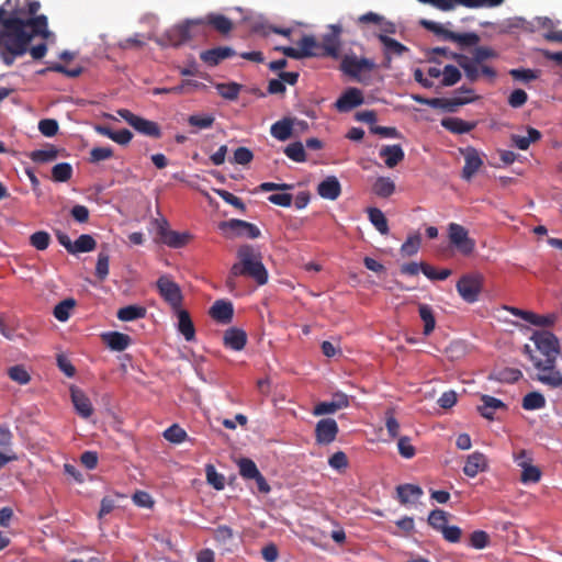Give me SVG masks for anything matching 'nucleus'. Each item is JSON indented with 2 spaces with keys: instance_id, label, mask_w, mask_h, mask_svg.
I'll return each mask as SVG.
<instances>
[{
  "instance_id": "obj_58",
  "label": "nucleus",
  "mask_w": 562,
  "mask_h": 562,
  "mask_svg": "<svg viewBox=\"0 0 562 562\" xmlns=\"http://www.w3.org/2000/svg\"><path fill=\"white\" fill-rule=\"evenodd\" d=\"M533 24L538 30H546L543 37L546 41L550 42L547 37L551 33H562V31L554 30V22L548 16H537L533 19Z\"/></svg>"
},
{
  "instance_id": "obj_33",
  "label": "nucleus",
  "mask_w": 562,
  "mask_h": 562,
  "mask_svg": "<svg viewBox=\"0 0 562 562\" xmlns=\"http://www.w3.org/2000/svg\"><path fill=\"white\" fill-rule=\"evenodd\" d=\"M293 120L285 117L272 124L270 128L271 135L278 140L284 142L292 135Z\"/></svg>"
},
{
  "instance_id": "obj_62",
  "label": "nucleus",
  "mask_w": 562,
  "mask_h": 562,
  "mask_svg": "<svg viewBox=\"0 0 562 562\" xmlns=\"http://www.w3.org/2000/svg\"><path fill=\"white\" fill-rule=\"evenodd\" d=\"M385 427L391 438H396L400 432V424L394 417L393 409L385 412Z\"/></svg>"
},
{
  "instance_id": "obj_61",
  "label": "nucleus",
  "mask_w": 562,
  "mask_h": 562,
  "mask_svg": "<svg viewBox=\"0 0 562 562\" xmlns=\"http://www.w3.org/2000/svg\"><path fill=\"white\" fill-rule=\"evenodd\" d=\"M522 468L521 481L524 483L532 482L536 483L540 480L541 472L537 467L526 463Z\"/></svg>"
},
{
  "instance_id": "obj_31",
  "label": "nucleus",
  "mask_w": 562,
  "mask_h": 562,
  "mask_svg": "<svg viewBox=\"0 0 562 562\" xmlns=\"http://www.w3.org/2000/svg\"><path fill=\"white\" fill-rule=\"evenodd\" d=\"M297 46L302 54V58L321 57V44L313 35H304L297 42Z\"/></svg>"
},
{
  "instance_id": "obj_54",
  "label": "nucleus",
  "mask_w": 562,
  "mask_h": 562,
  "mask_svg": "<svg viewBox=\"0 0 562 562\" xmlns=\"http://www.w3.org/2000/svg\"><path fill=\"white\" fill-rule=\"evenodd\" d=\"M57 149L53 146H49L45 149H40L33 151L30 157L35 162H47L57 158Z\"/></svg>"
},
{
  "instance_id": "obj_6",
  "label": "nucleus",
  "mask_w": 562,
  "mask_h": 562,
  "mask_svg": "<svg viewBox=\"0 0 562 562\" xmlns=\"http://www.w3.org/2000/svg\"><path fill=\"white\" fill-rule=\"evenodd\" d=\"M530 340L537 350L544 357L543 360H558L560 355L559 338L549 330H536Z\"/></svg>"
},
{
  "instance_id": "obj_27",
  "label": "nucleus",
  "mask_w": 562,
  "mask_h": 562,
  "mask_svg": "<svg viewBox=\"0 0 562 562\" xmlns=\"http://www.w3.org/2000/svg\"><path fill=\"white\" fill-rule=\"evenodd\" d=\"M481 401L482 405L477 407V411L486 419L492 420L497 409L507 408L504 402L491 395H482Z\"/></svg>"
},
{
  "instance_id": "obj_11",
  "label": "nucleus",
  "mask_w": 562,
  "mask_h": 562,
  "mask_svg": "<svg viewBox=\"0 0 562 562\" xmlns=\"http://www.w3.org/2000/svg\"><path fill=\"white\" fill-rule=\"evenodd\" d=\"M156 285L159 295L172 308L178 310L181 306L183 300L181 289L169 276H161L157 280Z\"/></svg>"
},
{
  "instance_id": "obj_20",
  "label": "nucleus",
  "mask_w": 562,
  "mask_h": 562,
  "mask_svg": "<svg viewBox=\"0 0 562 562\" xmlns=\"http://www.w3.org/2000/svg\"><path fill=\"white\" fill-rule=\"evenodd\" d=\"M487 469V458L480 451L469 454L463 467V473L469 477L476 476Z\"/></svg>"
},
{
  "instance_id": "obj_26",
  "label": "nucleus",
  "mask_w": 562,
  "mask_h": 562,
  "mask_svg": "<svg viewBox=\"0 0 562 562\" xmlns=\"http://www.w3.org/2000/svg\"><path fill=\"white\" fill-rule=\"evenodd\" d=\"M380 157L384 159L389 168L397 166L405 157L404 150L401 145H385L380 149Z\"/></svg>"
},
{
  "instance_id": "obj_16",
  "label": "nucleus",
  "mask_w": 562,
  "mask_h": 562,
  "mask_svg": "<svg viewBox=\"0 0 562 562\" xmlns=\"http://www.w3.org/2000/svg\"><path fill=\"white\" fill-rule=\"evenodd\" d=\"M378 38L382 43V45L384 46V63H383V67H385V68H390L393 55L401 56L405 52L408 50V48L405 45H403L398 41H396V40H394V38H392V37H390L387 35L380 34L378 36Z\"/></svg>"
},
{
  "instance_id": "obj_19",
  "label": "nucleus",
  "mask_w": 562,
  "mask_h": 562,
  "mask_svg": "<svg viewBox=\"0 0 562 562\" xmlns=\"http://www.w3.org/2000/svg\"><path fill=\"white\" fill-rule=\"evenodd\" d=\"M72 406L76 413L85 418L89 419L93 413L94 407L91 400L79 389L72 386Z\"/></svg>"
},
{
  "instance_id": "obj_47",
  "label": "nucleus",
  "mask_w": 562,
  "mask_h": 562,
  "mask_svg": "<svg viewBox=\"0 0 562 562\" xmlns=\"http://www.w3.org/2000/svg\"><path fill=\"white\" fill-rule=\"evenodd\" d=\"M284 154L286 155V157H289L291 160L295 162H304L306 160L305 149L301 142H294L289 144L284 148Z\"/></svg>"
},
{
  "instance_id": "obj_17",
  "label": "nucleus",
  "mask_w": 562,
  "mask_h": 562,
  "mask_svg": "<svg viewBox=\"0 0 562 562\" xmlns=\"http://www.w3.org/2000/svg\"><path fill=\"white\" fill-rule=\"evenodd\" d=\"M222 229L229 228L236 235H246L247 237L255 239L260 236V229L252 223L243 220H231L221 224Z\"/></svg>"
},
{
  "instance_id": "obj_42",
  "label": "nucleus",
  "mask_w": 562,
  "mask_h": 562,
  "mask_svg": "<svg viewBox=\"0 0 562 562\" xmlns=\"http://www.w3.org/2000/svg\"><path fill=\"white\" fill-rule=\"evenodd\" d=\"M449 35V41L459 44L461 47L476 46L480 42V36L474 32L469 33H456Z\"/></svg>"
},
{
  "instance_id": "obj_14",
  "label": "nucleus",
  "mask_w": 562,
  "mask_h": 562,
  "mask_svg": "<svg viewBox=\"0 0 562 562\" xmlns=\"http://www.w3.org/2000/svg\"><path fill=\"white\" fill-rule=\"evenodd\" d=\"M363 94L358 88H348L336 101L335 106L339 112H349L363 103Z\"/></svg>"
},
{
  "instance_id": "obj_52",
  "label": "nucleus",
  "mask_w": 562,
  "mask_h": 562,
  "mask_svg": "<svg viewBox=\"0 0 562 562\" xmlns=\"http://www.w3.org/2000/svg\"><path fill=\"white\" fill-rule=\"evenodd\" d=\"M420 25L426 30L432 32L437 36L442 37L446 41H449V35L452 34V31L447 30L442 24L430 21V20H420Z\"/></svg>"
},
{
  "instance_id": "obj_12",
  "label": "nucleus",
  "mask_w": 562,
  "mask_h": 562,
  "mask_svg": "<svg viewBox=\"0 0 562 562\" xmlns=\"http://www.w3.org/2000/svg\"><path fill=\"white\" fill-rule=\"evenodd\" d=\"M329 32L324 34L321 44V57H331L338 59L340 57V35L342 29L340 25H330Z\"/></svg>"
},
{
  "instance_id": "obj_25",
  "label": "nucleus",
  "mask_w": 562,
  "mask_h": 562,
  "mask_svg": "<svg viewBox=\"0 0 562 562\" xmlns=\"http://www.w3.org/2000/svg\"><path fill=\"white\" fill-rule=\"evenodd\" d=\"M102 341L114 351H123L131 344V337L119 331H108L101 335Z\"/></svg>"
},
{
  "instance_id": "obj_60",
  "label": "nucleus",
  "mask_w": 562,
  "mask_h": 562,
  "mask_svg": "<svg viewBox=\"0 0 562 562\" xmlns=\"http://www.w3.org/2000/svg\"><path fill=\"white\" fill-rule=\"evenodd\" d=\"M490 543V536L483 530L473 531L470 536V546L474 549H484Z\"/></svg>"
},
{
  "instance_id": "obj_63",
  "label": "nucleus",
  "mask_w": 562,
  "mask_h": 562,
  "mask_svg": "<svg viewBox=\"0 0 562 562\" xmlns=\"http://www.w3.org/2000/svg\"><path fill=\"white\" fill-rule=\"evenodd\" d=\"M214 120L213 115H190L188 123L199 128H209L213 125Z\"/></svg>"
},
{
  "instance_id": "obj_2",
  "label": "nucleus",
  "mask_w": 562,
  "mask_h": 562,
  "mask_svg": "<svg viewBox=\"0 0 562 562\" xmlns=\"http://www.w3.org/2000/svg\"><path fill=\"white\" fill-rule=\"evenodd\" d=\"M238 277L251 278L258 285L268 282V271L262 263L261 252L251 245H241L237 250V262L232 266L225 281L231 293L237 290Z\"/></svg>"
},
{
  "instance_id": "obj_21",
  "label": "nucleus",
  "mask_w": 562,
  "mask_h": 562,
  "mask_svg": "<svg viewBox=\"0 0 562 562\" xmlns=\"http://www.w3.org/2000/svg\"><path fill=\"white\" fill-rule=\"evenodd\" d=\"M211 317L221 323L228 324L234 316V307L231 302L217 300L210 310Z\"/></svg>"
},
{
  "instance_id": "obj_46",
  "label": "nucleus",
  "mask_w": 562,
  "mask_h": 562,
  "mask_svg": "<svg viewBox=\"0 0 562 562\" xmlns=\"http://www.w3.org/2000/svg\"><path fill=\"white\" fill-rule=\"evenodd\" d=\"M461 71L458 67L453 65H446L442 68V80L441 85L443 87H451L454 86L457 82L461 79Z\"/></svg>"
},
{
  "instance_id": "obj_50",
  "label": "nucleus",
  "mask_w": 562,
  "mask_h": 562,
  "mask_svg": "<svg viewBox=\"0 0 562 562\" xmlns=\"http://www.w3.org/2000/svg\"><path fill=\"white\" fill-rule=\"evenodd\" d=\"M448 513L442 509H434L428 516V524L436 530L441 531L447 526Z\"/></svg>"
},
{
  "instance_id": "obj_22",
  "label": "nucleus",
  "mask_w": 562,
  "mask_h": 562,
  "mask_svg": "<svg viewBox=\"0 0 562 562\" xmlns=\"http://www.w3.org/2000/svg\"><path fill=\"white\" fill-rule=\"evenodd\" d=\"M317 193L323 199L335 201L341 193L340 182L335 176H329L317 186Z\"/></svg>"
},
{
  "instance_id": "obj_41",
  "label": "nucleus",
  "mask_w": 562,
  "mask_h": 562,
  "mask_svg": "<svg viewBox=\"0 0 562 562\" xmlns=\"http://www.w3.org/2000/svg\"><path fill=\"white\" fill-rule=\"evenodd\" d=\"M95 247V239L89 234H82L72 241V255L78 252H89L94 250Z\"/></svg>"
},
{
  "instance_id": "obj_39",
  "label": "nucleus",
  "mask_w": 562,
  "mask_h": 562,
  "mask_svg": "<svg viewBox=\"0 0 562 562\" xmlns=\"http://www.w3.org/2000/svg\"><path fill=\"white\" fill-rule=\"evenodd\" d=\"M206 22L224 35L233 30V22L223 14L211 13L206 16Z\"/></svg>"
},
{
  "instance_id": "obj_8",
  "label": "nucleus",
  "mask_w": 562,
  "mask_h": 562,
  "mask_svg": "<svg viewBox=\"0 0 562 562\" xmlns=\"http://www.w3.org/2000/svg\"><path fill=\"white\" fill-rule=\"evenodd\" d=\"M448 237L450 244L463 256L473 254L475 240L469 236V232L464 226L450 223L448 226Z\"/></svg>"
},
{
  "instance_id": "obj_45",
  "label": "nucleus",
  "mask_w": 562,
  "mask_h": 562,
  "mask_svg": "<svg viewBox=\"0 0 562 562\" xmlns=\"http://www.w3.org/2000/svg\"><path fill=\"white\" fill-rule=\"evenodd\" d=\"M237 465L239 474L246 480H252L260 473L256 463L251 459L241 458L238 460Z\"/></svg>"
},
{
  "instance_id": "obj_15",
  "label": "nucleus",
  "mask_w": 562,
  "mask_h": 562,
  "mask_svg": "<svg viewBox=\"0 0 562 562\" xmlns=\"http://www.w3.org/2000/svg\"><path fill=\"white\" fill-rule=\"evenodd\" d=\"M236 55V52L228 46H218L211 49L203 50L200 54V59L210 67L217 66L222 60L231 58Z\"/></svg>"
},
{
  "instance_id": "obj_64",
  "label": "nucleus",
  "mask_w": 562,
  "mask_h": 562,
  "mask_svg": "<svg viewBox=\"0 0 562 562\" xmlns=\"http://www.w3.org/2000/svg\"><path fill=\"white\" fill-rule=\"evenodd\" d=\"M528 100V94L522 89H515L509 98L508 103L512 108L518 109L521 108Z\"/></svg>"
},
{
  "instance_id": "obj_35",
  "label": "nucleus",
  "mask_w": 562,
  "mask_h": 562,
  "mask_svg": "<svg viewBox=\"0 0 562 562\" xmlns=\"http://www.w3.org/2000/svg\"><path fill=\"white\" fill-rule=\"evenodd\" d=\"M147 314L146 307L142 305H127L124 307H121L116 316L122 322H132L139 318H144Z\"/></svg>"
},
{
  "instance_id": "obj_43",
  "label": "nucleus",
  "mask_w": 562,
  "mask_h": 562,
  "mask_svg": "<svg viewBox=\"0 0 562 562\" xmlns=\"http://www.w3.org/2000/svg\"><path fill=\"white\" fill-rule=\"evenodd\" d=\"M394 191V182L386 177H379L373 184V192L381 198H389Z\"/></svg>"
},
{
  "instance_id": "obj_57",
  "label": "nucleus",
  "mask_w": 562,
  "mask_h": 562,
  "mask_svg": "<svg viewBox=\"0 0 562 562\" xmlns=\"http://www.w3.org/2000/svg\"><path fill=\"white\" fill-rule=\"evenodd\" d=\"M214 192L220 198H222L226 203L233 205L234 207L238 209L241 212H245V210H246L245 203L238 196L234 195L233 193H231L224 189H214Z\"/></svg>"
},
{
  "instance_id": "obj_36",
  "label": "nucleus",
  "mask_w": 562,
  "mask_h": 562,
  "mask_svg": "<svg viewBox=\"0 0 562 562\" xmlns=\"http://www.w3.org/2000/svg\"><path fill=\"white\" fill-rule=\"evenodd\" d=\"M527 133V136L513 134L510 136L513 145L521 150H527L531 143H535L541 138V133L533 127H528Z\"/></svg>"
},
{
  "instance_id": "obj_9",
  "label": "nucleus",
  "mask_w": 562,
  "mask_h": 562,
  "mask_svg": "<svg viewBox=\"0 0 562 562\" xmlns=\"http://www.w3.org/2000/svg\"><path fill=\"white\" fill-rule=\"evenodd\" d=\"M537 381L552 389H562V372L557 368V360H540L536 362Z\"/></svg>"
},
{
  "instance_id": "obj_23",
  "label": "nucleus",
  "mask_w": 562,
  "mask_h": 562,
  "mask_svg": "<svg viewBox=\"0 0 562 562\" xmlns=\"http://www.w3.org/2000/svg\"><path fill=\"white\" fill-rule=\"evenodd\" d=\"M477 97H454L451 99L447 98H431V106L432 109H441L447 112H456L457 109L461 105L473 102Z\"/></svg>"
},
{
  "instance_id": "obj_56",
  "label": "nucleus",
  "mask_w": 562,
  "mask_h": 562,
  "mask_svg": "<svg viewBox=\"0 0 562 562\" xmlns=\"http://www.w3.org/2000/svg\"><path fill=\"white\" fill-rule=\"evenodd\" d=\"M557 316L555 314H548V315H539L533 312H530L528 323L540 326V327H551L555 324Z\"/></svg>"
},
{
  "instance_id": "obj_51",
  "label": "nucleus",
  "mask_w": 562,
  "mask_h": 562,
  "mask_svg": "<svg viewBox=\"0 0 562 562\" xmlns=\"http://www.w3.org/2000/svg\"><path fill=\"white\" fill-rule=\"evenodd\" d=\"M8 375L10 379L21 385L27 384L31 375L23 366H13L9 368Z\"/></svg>"
},
{
  "instance_id": "obj_49",
  "label": "nucleus",
  "mask_w": 562,
  "mask_h": 562,
  "mask_svg": "<svg viewBox=\"0 0 562 562\" xmlns=\"http://www.w3.org/2000/svg\"><path fill=\"white\" fill-rule=\"evenodd\" d=\"M164 438L172 443H181L187 439V432L178 424H173L164 431Z\"/></svg>"
},
{
  "instance_id": "obj_38",
  "label": "nucleus",
  "mask_w": 562,
  "mask_h": 562,
  "mask_svg": "<svg viewBox=\"0 0 562 562\" xmlns=\"http://www.w3.org/2000/svg\"><path fill=\"white\" fill-rule=\"evenodd\" d=\"M367 213L371 224L375 227V229L380 234L386 235L389 233V224L384 213L376 207H369Z\"/></svg>"
},
{
  "instance_id": "obj_10",
  "label": "nucleus",
  "mask_w": 562,
  "mask_h": 562,
  "mask_svg": "<svg viewBox=\"0 0 562 562\" xmlns=\"http://www.w3.org/2000/svg\"><path fill=\"white\" fill-rule=\"evenodd\" d=\"M483 288V277L479 273L464 274L457 282L459 295L468 303H474Z\"/></svg>"
},
{
  "instance_id": "obj_40",
  "label": "nucleus",
  "mask_w": 562,
  "mask_h": 562,
  "mask_svg": "<svg viewBox=\"0 0 562 562\" xmlns=\"http://www.w3.org/2000/svg\"><path fill=\"white\" fill-rule=\"evenodd\" d=\"M191 238L189 233H178L176 231H170L166 233L160 241L171 248H182L184 247Z\"/></svg>"
},
{
  "instance_id": "obj_30",
  "label": "nucleus",
  "mask_w": 562,
  "mask_h": 562,
  "mask_svg": "<svg viewBox=\"0 0 562 562\" xmlns=\"http://www.w3.org/2000/svg\"><path fill=\"white\" fill-rule=\"evenodd\" d=\"M397 498L401 504L406 505L417 501L423 495L420 486L415 484H402L396 487Z\"/></svg>"
},
{
  "instance_id": "obj_55",
  "label": "nucleus",
  "mask_w": 562,
  "mask_h": 562,
  "mask_svg": "<svg viewBox=\"0 0 562 562\" xmlns=\"http://www.w3.org/2000/svg\"><path fill=\"white\" fill-rule=\"evenodd\" d=\"M109 261L110 257L106 252H99L95 266V276L101 281L105 280L109 274Z\"/></svg>"
},
{
  "instance_id": "obj_37",
  "label": "nucleus",
  "mask_w": 562,
  "mask_h": 562,
  "mask_svg": "<svg viewBox=\"0 0 562 562\" xmlns=\"http://www.w3.org/2000/svg\"><path fill=\"white\" fill-rule=\"evenodd\" d=\"M419 317L424 323L423 334L429 336L436 327V318L432 308L428 304H419Z\"/></svg>"
},
{
  "instance_id": "obj_28",
  "label": "nucleus",
  "mask_w": 562,
  "mask_h": 562,
  "mask_svg": "<svg viewBox=\"0 0 562 562\" xmlns=\"http://www.w3.org/2000/svg\"><path fill=\"white\" fill-rule=\"evenodd\" d=\"M441 126L453 134H465L474 130L476 123L460 117H445L441 120Z\"/></svg>"
},
{
  "instance_id": "obj_7",
  "label": "nucleus",
  "mask_w": 562,
  "mask_h": 562,
  "mask_svg": "<svg viewBox=\"0 0 562 562\" xmlns=\"http://www.w3.org/2000/svg\"><path fill=\"white\" fill-rule=\"evenodd\" d=\"M116 113L138 133L153 138L161 137V128L156 122L138 116L127 109H119Z\"/></svg>"
},
{
  "instance_id": "obj_18",
  "label": "nucleus",
  "mask_w": 562,
  "mask_h": 562,
  "mask_svg": "<svg viewBox=\"0 0 562 562\" xmlns=\"http://www.w3.org/2000/svg\"><path fill=\"white\" fill-rule=\"evenodd\" d=\"M464 166L462 169V178L470 180L483 166V160L477 150L473 147H468L464 151Z\"/></svg>"
},
{
  "instance_id": "obj_24",
  "label": "nucleus",
  "mask_w": 562,
  "mask_h": 562,
  "mask_svg": "<svg viewBox=\"0 0 562 562\" xmlns=\"http://www.w3.org/2000/svg\"><path fill=\"white\" fill-rule=\"evenodd\" d=\"M223 341L225 347L235 351H239L246 346L247 335L243 329L234 327L228 328L224 333Z\"/></svg>"
},
{
  "instance_id": "obj_5",
  "label": "nucleus",
  "mask_w": 562,
  "mask_h": 562,
  "mask_svg": "<svg viewBox=\"0 0 562 562\" xmlns=\"http://www.w3.org/2000/svg\"><path fill=\"white\" fill-rule=\"evenodd\" d=\"M199 25H201L199 20L187 21L183 24L176 25L160 36L157 43L161 46H181L193 37V29Z\"/></svg>"
},
{
  "instance_id": "obj_48",
  "label": "nucleus",
  "mask_w": 562,
  "mask_h": 562,
  "mask_svg": "<svg viewBox=\"0 0 562 562\" xmlns=\"http://www.w3.org/2000/svg\"><path fill=\"white\" fill-rule=\"evenodd\" d=\"M216 89L222 98L233 101L238 98L241 86L236 82L218 83Z\"/></svg>"
},
{
  "instance_id": "obj_44",
  "label": "nucleus",
  "mask_w": 562,
  "mask_h": 562,
  "mask_svg": "<svg viewBox=\"0 0 562 562\" xmlns=\"http://www.w3.org/2000/svg\"><path fill=\"white\" fill-rule=\"evenodd\" d=\"M521 405L526 411L540 409L546 406V398L541 393L533 391L524 396Z\"/></svg>"
},
{
  "instance_id": "obj_3",
  "label": "nucleus",
  "mask_w": 562,
  "mask_h": 562,
  "mask_svg": "<svg viewBox=\"0 0 562 562\" xmlns=\"http://www.w3.org/2000/svg\"><path fill=\"white\" fill-rule=\"evenodd\" d=\"M497 57V52L488 46H475L472 56L451 54V59L463 69L465 78L471 82L477 81L480 76H485L492 80L495 79L497 76L496 70L486 65L485 60Z\"/></svg>"
},
{
  "instance_id": "obj_53",
  "label": "nucleus",
  "mask_w": 562,
  "mask_h": 562,
  "mask_svg": "<svg viewBox=\"0 0 562 562\" xmlns=\"http://www.w3.org/2000/svg\"><path fill=\"white\" fill-rule=\"evenodd\" d=\"M206 480L216 490H223L225 486V477L223 474L216 472L214 465L207 464L205 467Z\"/></svg>"
},
{
  "instance_id": "obj_59",
  "label": "nucleus",
  "mask_w": 562,
  "mask_h": 562,
  "mask_svg": "<svg viewBox=\"0 0 562 562\" xmlns=\"http://www.w3.org/2000/svg\"><path fill=\"white\" fill-rule=\"evenodd\" d=\"M420 243H422L420 235L415 234L413 236H409L401 247L402 254L404 256L415 255L420 247Z\"/></svg>"
},
{
  "instance_id": "obj_1",
  "label": "nucleus",
  "mask_w": 562,
  "mask_h": 562,
  "mask_svg": "<svg viewBox=\"0 0 562 562\" xmlns=\"http://www.w3.org/2000/svg\"><path fill=\"white\" fill-rule=\"evenodd\" d=\"M11 8V0L0 7V59L7 66L13 65L18 57L23 56L34 38H48L50 35L46 16L35 15L41 8L38 1L27 0V12L24 8H18L5 16Z\"/></svg>"
},
{
  "instance_id": "obj_32",
  "label": "nucleus",
  "mask_w": 562,
  "mask_h": 562,
  "mask_svg": "<svg viewBox=\"0 0 562 562\" xmlns=\"http://www.w3.org/2000/svg\"><path fill=\"white\" fill-rule=\"evenodd\" d=\"M112 157H114V149L111 146H94L89 150L86 161L97 166Z\"/></svg>"
},
{
  "instance_id": "obj_13",
  "label": "nucleus",
  "mask_w": 562,
  "mask_h": 562,
  "mask_svg": "<svg viewBox=\"0 0 562 562\" xmlns=\"http://www.w3.org/2000/svg\"><path fill=\"white\" fill-rule=\"evenodd\" d=\"M338 425L333 418H323L318 420L315 427V438L321 445L331 443L338 434Z\"/></svg>"
},
{
  "instance_id": "obj_4",
  "label": "nucleus",
  "mask_w": 562,
  "mask_h": 562,
  "mask_svg": "<svg viewBox=\"0 0 562 562\" xmlns=\"http://www.w3.org/2000/svg\"><path fill=\"white\" fill-rule=\"evenodd\" d=\"M375 68L376 65L372 59L359 58L353 53L344 55L339 65V69L344 75L366 86L371 83V72Z\"/></svg>"
},
{
  "instance_id": "obj_34",
  "label": "nucleus",
  "mask_w": 562,
  "mask_h": 562,
  "mask_svg": "<svg viewBox=\"0 0 562 562\" xmlns=\"http://www.w3.org/2000/svg\"><path fill=\"white\" fill-rule=\"evenodd\" d=\"M522 378V372L515 368H501L494 370L490 379L502 383H515Z\"/></svg>"
},
{
  "instance_id": "obj_29",
  "label": "nucleus",
  "mask_w": 562,
  "mask_h": 562,
  "mask_svg": "<svg viewBox=\"0 0 562 562\" xmlns=\"http://www.w3.org/2000/svg\"><path fill=\"white\" fill-rule=\"evenodd\" d=\"M177 311L178 315V330L183 335L187 341H192L195 338V328L190 314L180 307Z\"/></svg>"
}]
</instances>
